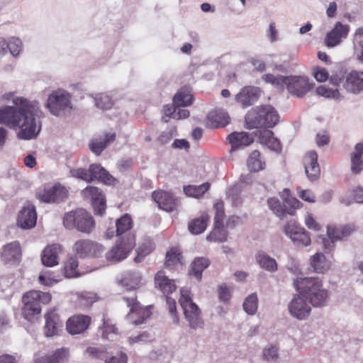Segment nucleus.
Returning a JSON list of instances; mask_svg holds the SVG:
<instances>
[{
    "mask_svg": "<svg viewBox=\"0 0 363 363\" xmlns=\"http://www.w3.org/2000/svg\"><path fill=\"white\" fill-rule=\"evenodd\" d=\"M43 116L40 103L26 98H15L13 106L0 107V124L16 130L17 138L24 140L37 138Z\"/></svg>",
    "mask_w": 363,
    "mask_h": 363,
    "instance_id": "obj_1",
    "label": "nucleus"
},
{
    "mask_svg": "<svg viewBox=\"0 0 363 363\" xmlns=\"http://www.w3.org/2000/svg\"><path fill=\"white\" fill-rule=\"evenodd\" d=\"M294 285L313 307L320 308L326 305L328 291L318 277H298Z\"/></svg>",
    "mask_w": 363,
    "mask_h": 363,
    "instance_id": "obj_2",
    "label": "nucleus"
},
{
    "mask_svg": "<svg viewBox=\"0 0 363 363\" xmlns=\"http://www.w3.org/2000/svg\"><path fill=\"white\" fill-rule=\"evenodd\" d=\"M279 119L277 111L271 105L256 106L245 116V121L249 128H273L277 124Z\"/></svg>",
    "mask_w": 363,
    "mask_h": 363,
    "instance_id": "obj_3",
    "label": "nucleus"
},
{
    "mask_svg": "<svg viewBox=\"0 0 363 363\" xmlns=\"http://www.w3.org/2000/svg\"><path fill=\"white\" fill-rule=\"evenodd\" d=\"M45 107L55 116H66L73 108L72 95L63 89L54 90L48 95Z\"/></svg>",
    "mask_w": 363,
    "mask_h": 363,
    "instance_id": "obj_4",
    "label": "nucleus"
},
{
    "mask_svg": "<svg viewBox=\"0 0 363 363\" xmlns=\"http://www.w3.org/2000/svg\"><path fill=\"white\" fill-rule=\"evenodd\" d=\"M63 225L67 229H76L82 233L90 234L95 228V221L85 209L78 208L65 214Z\"/></svg>",
    "mask_w": 363,
    "mask_h": 363,
    "instance_id": "obj_5",
    "label": "nucleus"
},
{
    "mask_svg": "<svg viewBox=\"0 0 363 363\" xmlns=\"http://www.w3.org/2000/svg\"><path fill=\"white\" fill-rule=\"evenodd\" d=\"M51 300L49 293L39 291H30L25 294L22 298L24 306L23 315L26 319L30 320L35 315L41 312V304H47Z\"/></svg>",
    "mask_w": 363,
    "mask_h": 363,
    "instance_id": "obj_6",
    "label": "nucleus"
},
{
    "mask_svg": "<svg viewBox=\"0 0 363 363\" xmlns=\"http://www.w3.org/2000/svg\"><path fill=\"white\" fill-rule=\"evenodd\" d=\"M179 303L184 312V317L192 329L201 328L203 321L201 317V312L197 305L193 302L190 291L186 289L180 291Z\"/></svg>",
    "mask_w": 363,
    "mask_h": 363,
    "instance_id": "obj_7",
    "label": "nucleus"
},
{
    "mask_svg": "<svg viewBox=\"0 0 363 363\" xmlns=\"http://www.w3.org/2000/svg\"><path fill=\"white\" fill-rule=\"evenodd\" d=\"M127 306L130 308L129 313L127 314V320L133 325H140L145 322L152 314L150 307L143 306L134 296H124Z\"/></svg>",
    "mask_w": 363,
    "mask_h": 363,
    "instance_id": "obj_8",
    "label": "nucleus"
},
{
    "mask_svg": "<svg viewBox=\"0 0 363 363\" xmlns=\"http://www.w3.org/2000/svg\"><path fill=\"white\" fill-rule=\"evenodd\" d=\"M135 235L130 234L127 236V241L125 240V238H121V240L117 242L116 246L113 247L106 253V259L108 261L116 262L126 258L135 245Z\"/></svg>",
    "mask_w": 363,
    "mask_h": 363,
    "instance_id": "obj_9",
    "label": "nucleus"
},
{
    "mask_svg": "<svg viewBox=\"0 0 363 363\" xmlns=\"http://www.w3.org/2000/svg\"><path fill=\"white\" fill-rule=\"evenodd\" d=\"M269 208L279 218L286 214L293 215L295 210L300 207V201L294 197H287L283 204L277 198H270L267 201Z\"/></svg>",
    "mask_w": 363,
    "mask_h": 363,
    "instance_id": "obj_10",
    "label": "nucleus"
},
{
    "mask_svg": "<svg viewBox=\"0 0 363 363\" xmlns=\"http://www.w3.org/2000/svg\"><path fill=\"white\" fill-rule=\"evenodd\" d=\"M288 308L290 314L298 320L307 318L311 311V304L308 303L307 299L302 295L301 291L293 298Z\"/></svg>",
    "mask_w": 363,
    "mask_h": 363,
    "instance_id": "obj_11",
    "label": "nucleus"
},
{
    "mask_svg": "<svg viewBox=\"0 0 363 363\" xmlns=\"http://www.w3.org/2000/svg\"><path fill=\"white\" fill-rule=\"evenodd\" d=\"M73 250L79 257H92L101 255L104 247L90 240H79L74 244Z\"/></svg>",
    "mask_w": 363,
    "mask_h": 363,
    "instance_id": "obj_12",
    "label": "nucleus"
},
{
    "mask_svg": "<svg viewBox=\"0 0 363 363\" xmlns=\"http://www.w3.org/2000/svg\"><path fill=\"white\" fill-rule=\"evenodd\" d=\"M37 198L45 203L60 202L67 196V191L65 186L55 184L53 186L45 187L36 194Z\"/></svg>",
    "mask_w": 363,
    "mask_h": 363,
    "instance_id": "obj_13",
    "label": "nucleus"
},
{
    "mask_svg": "<svg viewBox=\"0 0 363 363\" xmlns=\"http://www.w3.org/2000/svg\"><path fill=\"white\" fill-rule=\"evenodd\" d=\"M284 86L291 94L298 97L304 96L312 89V84H309L307 78L298 76L286 77Z\"/></svg>",
    "mask_w": 363,
    "mask_h": 363,
    "instance_id": "obj_14",
    "label": "nucleus"
},
{
    "mask_svg": "<svg viewBox=\"0 0 363 363\" xmlns=\"http://www.w3.org/2000/svg\"><path fill=\"white\" fill-rule=\"evenodd\" d=\"M350 31V26L336 22L334 28L327 33L325 38V44L328 48H334L340 45L347 38Z\"/></svg>",
    "mask_w": 363,
    "mask_h": 363,
    "instance_id": "obj_15",
    "label": "nucleus"
},
{
    "mask_svg": "<svg viewBox=\"0 0 363 363\" xmlns=\"http://www.w3.org/2000/svg\"><path fill=\"white\" fill-rule=\"evenodd\" d=\"M261 91L256 86H245L235 95V101L242 107L247 108L254 104L259 98Z\"/></svg>",
    "mask_w": 363,
    "mask_h": 363,
    "instance_id": "obj_16",
    "label": "nucleus"
},
{
    "mask_svg": "<svg viewBox=\"0 0 363 363\" xmlns=\"http://www.w3.org/2000/svg\"><path fill=\"white\" fill-rule=\"evenodd\" d=\"M37 214L35 207L30 203H26L18 216V225L23 229H30L35 226Z\"/></svg>",
    "mask_w": 363,
    "mask_h": 363,
    "instance_id": "obj_17",
    "label": "nucleus"
},
{
    "mask_svg": "<svg viewBox=\"0 0 363 363\" xmlns=\"http://www.w3.org/2000/svg\"><path fill=\"white\" fill-rule=\"evenodd\" d=\"M350 93L359 94L363 91V72L353 70L347 74L342 84Z\"/></svg>",
    "mask_w": 363,
    "mask_h": 363,
    "instance_id": "obj_18",
    "label": "nucleus"
},
{
    "mask_svg": "<svg viewBox=\"0 0 363 363\" xmlns=\"http://www.w3.org/2000/svg\"><path fill=\"white\" fill-rule=\"evenodd\" d=\"M152 196L159 207L166 211H173L178 204L177 199L169 191H155L152 193Z\"/></svg>",
    "mask_w": 363,
    "mask_h": 363,
    "instance_id": "obj_19",
    "label": "nucleus"
},
{
    "mask_svg": "<svg viewBox=\"0 0 363 363\" xmlns=\"http://www.w3.org/2000/svg\"><path fill=\"white\" fill-rule=\"evenodd\" d=\"M227 139L230 144V153L249 146L254 141L253 137L245 132L232 133Z\"/></svg>",
    "mask_w": 363,
    "mask_h": 363,
    "instance_id": "obj_20",
    "label": "nucleus"
},
{
    "mask_svg": "<svg viewBox=\"0 0 363 363\" xmlns=\"http://www.w3.org/2000/svg\"><path fill=\"white\" fill-rule=\"evenodd\" d=\"M90 322L91 318L88 315H74L67 321V330L72 335L80 334L88 328Z\"/></svg>",
    "mask_w": 363,
    "mask_h": 363,
    "instance_id": "obj_21",
    "label": "nucleus"
},
{
    "mask_svg": "<svg viewBox=\"0 0 363 363\" xmlns=\"http://www.w3.org/2000/svg\"><path fill=\"white\" fill-rule=\"evenodd\" d=\"M305 172L311 181L318 179L320 173V166L318 163V154L315 151L308 152L304 157Z\"/></svg>",
    "mask_w": 363,
    "mask_h": 363,
    "instance_id": "obj_22",
    "label": "nucleus"
},
{
    "mask_svg": "<svg viewBox=\"0 0 363 363\" xmlns=\"http://www.w3.org/2000/svg\"><path fill=\"white\" fill-rule=\"evenodd\" d=\"M45 335L47 337L58 335L62 330L63 323L59 315L54 311L45 314Z\"/></svg>",
    "mask_w": 363,
    "mask_h": 363,
    "instance_id": "obj_23",
    "label": "nucleus"
},
{
    "mask_svg": "<svg viewBox=\"0 0 363 363\" xmlns=\"http://www.w3.org/2000/svg\"><path fill=\"white\" fill-rule=\"evenodd\" d=\"M62 246L59 244H53L47 246L43 251L41 260L43 265L53 267L59 263V255L62 252Z\"/></svg>",
    "mask_w": 363,
    "mask_h": 363,
    "instance_id": "obj_24",
    "label": "nucleus"
},
{
    "mask_svg": "<svg viewBox=\"0 0 363 363\" xmlns=\"http://www.w3.org/2000/svg\"><path fill=\"white\" fill-rule=\"evenodd\" d=\"M230 121L228 113L223 109H216L209 112L206 116V125L211 128L226 125Z\"/></svg>",
    "mask_w": 363,
    "mask_h": 363,
    "instance_id": "obj_25",
    "label": "nucleus"
},
{
    "mask_svg": "<svg viewBox=\"0 0 363 363\" xmlns=\"http://www.w3.org/2000/svg\"><path fill=\"white\" fill-rule=\"evenodd\" d=\"M67 350L60 348L52 353L35 355L33 361L35 363H64L67 360Z\"/></svg>",
    "mask_w": 363,
    "mask_h": 363,
    "instance_id": "obj_26",
    "label": "nucleus"
},
{
    "mask_svg": "<svg viewBox=\"0 0 363 363\" xmlns=\"http://www.w3.org/2000/svg\"><path fill=\"white\" fill-rule=\"evenodd\" d=\"M155 285L166 297L174 291L177 289L174 280L169 279L163 271H159L155 277Z\"/></svg>",
    "mask_w": 363,
    "mask_h": 363,
    "instance_id": "obj_27",
    "label": "nucleus"
},
{
    "mask_svg": "<svg viewBox=\"0 0 363 363\" xmlns=\"http://www.w3.org/2000/svg\"><path fill=\"white\" fill-rule=\"evenodd\" d=\"M1 257L6 262L16 263L21 259V250L17 241L12 242L3 248Z\"/></svg>",
    "mask_w": 363,
    "mask_h": 363,
    "instance_id": "obj_28",
    "label": "nucleus"
},
{
    "mask_svg": "<svg viewBox=\"0 0 363 363\" xmlns=\"http://www.w3.org/2000/svg\"><path fill=\"white\" fill-rule=\"evenodd\" d=\"M354 230L351 225L330 226L328 227L327 234L333 242L343 240L347 238Z\"/></svg>",
    "mask_w": 363,
    "mask_h": 363,
    "instance_id": "obj_29",
    "label": "nucleus"
},
{
    "mask_svg": "<svg viewBox=\"0 0 363 363\" xmlns=\"http://www.w3.org/2000/svg\"><path fill=\"white\" fill-rule=\"evenodd\" d=\"M363 144L358 143L355 145L350 155L351 172L354 174H359L363 169Z\"/></svg>",
    "mask_w": 363,
    "mask_h": 363,
    "instance_id": "obj_30",
    "label": "nucleus"
},
{
    "mask_svg": "<svg viewBox=\"0 0 363 363\" xmlns=\"http://www.w3.org/2000/svg\"><path fill=\"white\" fill-rule=\"evenodd\" d=\"M255 260L260 268L273 273L277 271V261L264 252H259L255 255Z\"/></svg>",
    "mask_w": 363,
    "mask_h": 363,
    "instance_id": "obj_31",
    "label": "nucleus"
},
{
    "mask_svg": "<svg viewBox=\"0 0 363 363\" xmlns=\"http://www.w3.org/2000/svg\"><path fill=\"white\" fill-rule=\"evenodd\" d=\"M142 281V277L138 272H126L123 275L121 284L126 290H134L138 289Z\"/></svg>",
    "mask_w": 363,
    "mask_h": 363,
    "instance_id": "obj_32",
    "label": "nucleus"
},
{
    "mask_svg": "<svg viewBox=\"0 0 363 363\" xmlns=\"http://www.w3.org/2000/svg\"><path fill=\"white\" fill-rule=\"evenodd\" d=\"M90 171L91 172V179H98L99 181L111 184L114 182V178L103 167L97 164L90 165Z\"/></svg>",
    "mask_w": 363,
    "mask_h": 363,
    "instance_id": "obj_33",
    "label": "nucleus"
},
{
    "mask_svg": "<svg viewBox=\"0 0 363 363\" xmlns=\"http://www.w3.org/2000/svg\"><path fill=\"white\" fill-rule=\"evenodd\" d=\"M115 138L116 133L110 132L106 133L103 139L93 140L90 143L91 151L96 155H100L109 143L115 140Z\"/></svg>",
    "mask_w": 363,
    "mask_h": 363,
    "instance_id": "obj_34",
    "label": "nucleus"
},
{
    "mask_svg": "<svg viewBox=\"0 0 363 363\" xmlns=\"http://www.w3.org/2000/svg\"><path fill=\"white\" fill-rule=\"evenodd\" d=\"M310 264L316 273H324L330 269V262L322 253H315L310 259Z\"/></svg>",
    "mask_w": 363,
    "mask_h": 363,
    "instance_id": "obj_35",
    "label": "nucleus"
},
{
    "mask_svg": "<svg viewBox=\"0 0 363 363\" xmlns=\"http://www.w3.org/2000/svg\"><path fill=\"white\" fill-rule=\"evenodd\" d=\"M116 235L125 238L127 241V236L128 234L133 235L130 231L132 227V220L128 214H125L121 218L118 219L116 222Z\"/></svg>",
    "mask_w": 363,
    "mask_h": 363,
    "instance_id": "obj_36",
    "label": "nucleus"
},
{
    "mask_svg": "<svg viewBox=\"0 0 363 363\" xmlns=\"http://www.w3.org/2000/svg\"><path fill=\"white\" fill-rule=\"evenodd\" d=\"M210 264V262L205 257H197L191 264V274L196 279H201L203 271Z\"/></svg>",
    "mask_w": 363,
    "mask_h": 363,
    "instance_id": "obj_37",
    "label": "nucleus"
},
{
    "mask_svg": "<svg viewBox=\"0 0 363 363\" xmlns=\"http://www.w3.org/2000/svg\"><path fill=\"white\" fill-rule=\"evenodd\" d=\"M247 167L251 172H259L264 169L265 162L261 158L260 152L253 151L247 160Z\"/></svg>",
    "mask_w": 363,
    "mask_h": 363,
    "instance_id": "obj_38",
    "label": "nucleus"
},
{
    "mask_svg": "<svg viewBox=\"0 0 363 363\" xmlns=\"http://www.w3.org/2000/svg\"><path fill=\"white\" fill-rule=\"evenodd\" d=\"M260 141L273 151L278 152L281 150L279 140L273 136V133L270 130H266L261 135Z\"/></svg>",
    "mask_w": 363,
    "mask_h": 363,
    "instance_id": "obj_39",
    "label": "nucleus"
},
{
    "mask_svg": "<svg viewBox=\"0 0 363 363\" xmlns=\"http://www.w3.org/2000/svg\"><path fill=\"white\" fill-rule=\"evenodd\" d=\"M228 233L224 228L223 223L214 224L212 232L207 236L208 241L223 242L227 240Z\"/></svg>",
    "mask_w": 363,
    "mask_h": 363,
    "instance_id": "obj_40",
    "label": "nucleus"
},
{
    "mask_svg": "<svg viewBox=\"0 0 363 363\" xmlns=\"http://www.w3.org/2000/svg\"><path fill=\"white\" fill-rule=\"evenodd\" d=\"M208 220V216L206 214L194 219L189 225V231L194 235L201 234L206 230Z\"/></svg>",
    "mask_w": 363,
    "mask_h": 363,
    "instance_id": "obj_41",
    "label": "nucleus"
},
{
    "mask_svg": "<svg viewBox=\"0 0 363 363\" xmlns=\"http://www.w3.org/2000/svg\"><path fill=\"white\" fill-rule=\"evenodd\" d=\"M153 250L152 240L149 238H143L137 249L138 255L135 257V262H140L143 257L149 255Z\"/></svg>",
    "mask_w": 363,
    "mask_h": 363,
    "instance_id": "obj_42",
    "label": "nucleus"
},
{
    "mask_svg": "<svg viewBox=\"0 0 363 363\" xmlns=\"http://www.w3.org/2000/svg\"><path fill=\"white\" fill-rule=\"evenodd\" d=\"M209 187L210 184L206 182L199 186L189 185L184 186V191L189 196L199 198L205 194Z\"/></svg>",
    "mask_w": 363,
    "mask_h": 363,
    "instance_id": "obj_43",
    "label": "nucleus"
},
{
    "mask_svg": "<svg viewBox=\"0 0 363 363\" xmlns=\"http://www.w3.org/2000/svg\"><path fill=\"white\" fill-rule=\"evenodd\" d=\"M79 263L75 257H71L65 262L63 272L65 277L73 278L79 275L77 271Z\"/></svg>",
    "mask_w": 363,
    "mask_h": 363,
    "instance_id": "obj_44",
    "label": "nucleus"
},
{
    "mask_svg": "<svg viewBox=\"0 0 363 363\" xmlns=\"http://www.w3.org/2000/svg\"><path fill=\"white\" fill-rule=\"evenodd\" d=\"M316 93L325 98L333 99L337 101H340L342 99V96L337 89H332L325 86H319L316 89Z\"/></svg>",
    "mask_w": 363,
    "mask_h": 363,
    "instance_id": "obj_45",
    "label": "nucleus"
},
{
    "mask_svg": "<svg viewBox=\"0 0 363 363\" xmlns=\"http://www.w3.org/2000/svg\"><path fill=\"white\" fill-rule=\"evenodd\" d=\"M94 100L96 106L102 110L110 109L113 104L111 98L105 94H96Z\"/></svg>",
    "mask_w": 363,
    "mask_h": 363,
    "instance_id": "obj_46",
    "label": "nucleus"
},
{
    "mask_svg": "<svg viewBox=\"0 0 363 363\" xmlns=\"http://www.w3.org/2000/svg\"><path fill=\"white\" fill-rule=\"evenodd\" d=\"M243 308L249 315H254L257 312V296L255 294H252L245 298Z\"/></svg>",
    "mask_w": 363,
    "mask_h": 363,
    "instance_id": "obj_47",
    "label": "nucleus"
},
{
    "mask_svg": "<svg viewBox=\"0 0 363 363\" xmlns=\"http://www.w3.org/2000/svg\"><path fill=\"white\" fill-rule=\"evenodd\" d=\"M301 228L294 220H291L284 225L283 232L291 240H296L295 235Z\"/></svg>",
    "mask_w": 363,
    "mask_h": 363,
    "instance_id": "obj_48",
    "label": "nucleus"
},
{
    "mask_svg": "<svg viewBox=\"0 0 363 363\" xmlns=\"http://www.w3.org/2000/svg\"><path fill=\"white\" fill-rule=\"evenodd\" d=\"M174 103L177 106H187L192 103V96L185 91H179L174 97Z\"/></svg>",
    "mask_w": 363,
    "mask_h": 363,
    "instance_id": "obj_49",
    "label": "nucleus"
},
{
    "mask_svg": "<svg viewBox=\"0 0 363 363\" xmlns=\"http://www.w3.org/2000/svg\"><path fill=\"white\" fill-rule=\"evenodd\" d=\"M96 300L97 296L94 293L84 292L79 297L78 304L82 308H88Z\"/></svg>",
    "mask_w": 363,
    "mask_h": 363,
    "instance_id": "obj_50",
    "label": "nucleus"
},
{
    "mask_svg": "<svg viewBox=\"0 0 363 363\" xmlns=\"http://www.w3.org/2000/svg\"><path fill=\"white\" fill-rule=\"evenodd\" d=\"M86 354L89 357L92 359H104L106 362L108 354L107 352L101 347H89L86 350Z\"/></svg>",
    "mask_w": 363,
    "mask_h": 363,
    "instance_id": "obj_51",
    "label": "nucleus"
},
{
    "mask_svg": "<svg viewBox=\"0 0 363 363\" xmlns=\"http://www.w3.org/2000/svg\"><path fill=\"white\" fill-rule=\"evenodd\" d=\"M296 240H291L294 243L297 245L301 246H308L311 245V238L307 233V232L304 230V228H301V230H299L296 235H295Z\"/></svg>",
    "mask_w": 363,
    "mask_h": 363,
    "instance_id": "obj_52",
    "label": "nucleus"
},
{
    "mask_svg": "<svg viewBox=\"0 0 363 363\" xmlns=\"http://www.w3.org/2000/svg\"><path fill=\"white\" fill-rule=\"evenodd\" d=\"M262 79L267 83L275 85L279 88H283L284 86V80H286V77L281 75L276 77L272 74H267L263 75Z\"/></svg>",
    "mask_w": 363,
    "mask_h": 363,
    "instance_id": "obj_53",
    "label": "nucleus"
},
{
    "mask_svg": "<svg viewBox=\"0 0 363 363\" xmlns=\"http://www.w3.org/2000/svg\"><path fill=\"white\" fill-rule=\"evenodd\" d=\"M72 175L76 178L81 179L87 182H91V172L90 171V167L89 169H83V168H77L73 169L70 171Z\"/></svg>",
    "mask_w": 363,
    "mask_h": 363,
    "instance_id": "obj_54",
    "label": "nucleus"
},
{
    "mask_svg": "<svg viewBox=\"0 0 363 363\" xmlns=\"http://www.w3.org/2000/svg\"><path fill=\"white\" fill-rule=\"evenodd\" d=\"M8 52L13 57L18 55L21 50L22 42L20 39L12 38L7 42Z\"/></svg>",
    "mask_w": 363,
    "mask_h": 363,
    "instance_id": "obj_55",
    "label": "nucleus"
},
{
    "mask_svg": "<svg viewBox=\"0 0 363 363\" xmlns=\"http://www.w3.org/2000/svg\"><path fill=\"white\" fill-rule=\"evenodd\" d=\"M214 209L216 211L214 217V224L223 223L225 218L224 203L222 201H218L214 204Z\"/></svg>",
    "mask_w": 363,
    "mask_h": 363,
    "instance_id": "obj_56",
    "label": "nucleus"
},
{
    "mask_svg": "<svg viewBox=\"0 0 363 363\" xmlns=\"http://www.w3.org/2000/svg\"><path fill=\"white\" fill-rule=\"evenodd\" d=\"M264 359L267 362H273L278 359V349L276 346L266 347L262 352Z\"/></svg>",
    "mask_w": 363,
    "mask_h": 363,
    "instance_id": "obj_57",
    "label": "nucleus"
},
{
    "mask_svg": "<svg viewBox=\"0 0 363 363\" xmlns=\"http://www.w3.org/2000/svg\"><path fill=\"white\" fill-rule=\"evenodd\" d=\"M180 254L177 253L176 250H171L167 252L165 266L171 268L175 266L178 262H180Z\"/></svg>",
    "mask_w": 363,
    "mask_h": 363,
    "instance_id": "obj_58",
    "label": "nucleus"
},
{
    "mask_svg": "<svg viewBox=\"0 0 363 363\" xmlns=\"http://www.w3.org/2000/svg\"><path fill=\"white\" fill-rule=\"evenodd\" d=\"M82 193L84 196H89L93 202L104 196L99 189L96 186H88L82 191Z\"/></svg>",
    "mask_w": 363,
    "mask_h": 363,
    "instance_id": "obj_59",
    "label": "nucleus"
},
{
    "mask_svg": "<svg viewBox=\"0 0 363 363\" xmlns=\"http://www.w3.org/2000/svg\"><path fill=\"white\" fill-rule=\"evenodd\" d=\"M153 339V335L150 333L145 331L142 333L129 337V342L130 344L133 343H145L151 341Z\"/></svg>",
    "mask_w": 363,
    "mask_h": 363,
    "instance_id": "obj_60",
    "label": "nucleus"
},
{
    "mask_svg": "<svg viewBox=\"0 0 363 363\" xmlns=\"http://www.w3.org/2000/svg\"><path fill=\"white\" fill-rule=\"evenodd\" d=\"M298 195L300 198H301L303 201L314 203L315 201V196L314 194L308 189H301L299 188L297 189Z\"/></svg>",
    "mask_w": 363,
    "mask_h": 363,
    "instance_id": "obj_61",
    "label": "nucleus"
},
{
    "mask_svg": "<svg viewBox=\"0 0 363 363\" xmlns=\"http://www.w3.org/2000/svg\"><path fill=\"white\" fill-rule=\"evenodd\" d=\"M38 279L40 283L45 286H50L53 283H57L58 281V279L51 277L50 272H45L40 274Z\"/></svg>",
    "mask_w": 363,
    "mask_h": 363,
    "instance_id": "obj_62",
    "label": "nucleus"
},
{
    "mask_svg": "<svg viewBox=\"0 0 363 363\" xmlns=\"http://www.w3.org/2000/svg\"><path fill=\"white\" fill-rule=\"evenodd\" d=\"M128 357L123 352L118 353L116 355L106 359V363H127Z\"/></svg>",
    "mask_w": 363,
    "mask_h": 363,
    "instance_id": "obj_63",
    "label": "nucleus"
},
{
    "mask_svg": "<svg viewBox=\"0 0 363 363\" xmlns=\"http://www.w3.org/2000/svg\"><path fill=\"white\" fill-rule=\"evenodd\" d=\"M313 75L315 79L319 82H325L328 79V72L325 68H315Z\"/></svg>",
    "mask_w": 363,
    "mask_h": 363,
    "instance_id": "obj_64",
    "label": "nucleus"
}]
</instances>
